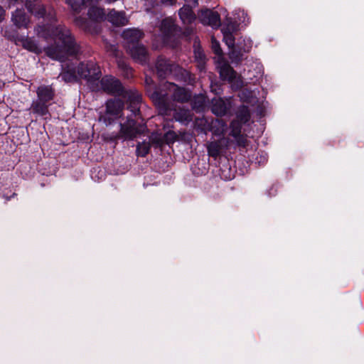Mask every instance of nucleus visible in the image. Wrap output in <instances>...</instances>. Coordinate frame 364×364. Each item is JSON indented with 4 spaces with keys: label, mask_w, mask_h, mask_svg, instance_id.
Returning a JSON list of instances; mask_svg holds the SVG:
<instances>
[{
    "label": "nucleus",
    "mask_w": 364,
    "mask_h": 364,
    "mask_svg": "<svg viewBox=\"0 0 364 364\" xmlns=\"http://www.w3.org/2000/svg\"><path fill=\"white\" fill-rule=\"evenodd\" d=\"M211 43H212V49L213 52L216 55H221L222 54V49L220 48V43L216 39L212 36L211 38Z\"/></svg>",
    "instance_id": "36"
},
{
    "label": "nucleus",
    "mask_w": 364,
    "mask_h": 364,
    "mask_svg": "<svg viewBox=\"0 0 364 364\" xmlns=\"http://www.w3.org/2000/svg\"><path fill=\"white\" fill-rule=\"evenodd\" d=\"M173 117L176 121H178L182 123H186L191 121V115L188 109H180L178 111L173 110Z\"/></svg>",
    "instance_id": "27"
},
{
    "label": "nucleus",
    "mask_w": 364,
    "mask_h": 364,
    "mask_svg": "<svg viewBox=\"0 0 364 364\" xmlns=\"http://www.w3.org/2000/svg\"><path fill=\"white\" fill-rule=\"evenodd\" d=\"M124 102L119 99H110L106 102V112L114 117H119L124 109Z\"/></svg>",
    "instance_id": "20"
},
{
    "label": "nucleus",
    "mask_w": 364,
    "mask_h": 364,
    "mask_svg": "<svg viewBox=\"0 0 364 364\" xmlns=\"http://www.w3.org/2000/svg\"><path fill=\"white\" fill-rule=\"evenodd\" d=\"M236 117L239 122L245 124L250 119V112L247 106H240L236 112Z\"/></svg>",
    "instance_id": "25"
},
{
    "label": "nucleus",
    "mask_w": 364,
    "mask_h": 364,
    "mask_svg": "<svg viewBox=\"0 0 364 364\" xmlns=\"http://www.w3.org/2000/svg\"><path fill=\"white\" fill-rule=\"evenodd\" d=\"M5 36L14 41L16 45L21 44L22 47L36 54L41 53L43 49L36 43L34 40L26 36H20L16 31L14 33L5 32Z\"/></svg>",
    "instance_id": "6"
},
{
    "label": "nucleus",
    "mask_w": 364,
    "mask_h": 364,
    "mask_svg": "<svg viewBox=\"0 0 364 364\" xmlns=\"http://www.w3.org/2000/svg\"><path fill=\"white\" fill-rule=\"evenodd\" d=\"M34 31L39 38L54 40L53 44L43 48L46 55L53 60L64 62L69 57H76L81 52L80 45L65 25H38Z\"/></svg>",
    "instance_id": "2"
},
{
    "label": "nucleus",
    "mask_w": 364,
    "mask_h": 364,
    "mask_svg": "<svg viewBox=\"0 0 364 364\" xmlns=\"http://www.w3.org/2000/svg\"><path fill=\"white\" fill-rule=\"evenodd\" d=\"M51 19H52L53 21H55V17H53V16H52V17H51Z\"/></svg>",
    "instance_id": "49"
},
{
    "label": "nucleus",
    "mask_w": 364,
    "mask_h": 364,
    "mask_svg": "<svg viewBox=\"0 0 364 364\" xmlns=\"http://www.w3.org/2000/svg\"><path fill=\"white\" fill-rule=\"evenodd\" d=\"M205 107V97L202 95L195 97L192 102V107L197 112H200Z\"/></svg>",
    "instance_id": "30"
},
{
    "label": "nucleus",
    "mask_w": 364,
    "mask_h": 364,
    "mask_svg": "<svg viewBox=\"0 0 364 364\" xmlns=\"http://www.w3.org/2000/svg\"><path fill=\"white\" fill-rule=\"evenodd\" d=\"M102 90L114 96L122 97L128 104L127 109L131 114L127 117L124 123H120L119 132L117 139L132 140L137 135L143 133L146 129L144 123H138L141 118L140 105L142 101L141 95L136 89H126L121 81L112 75H105L100 81Z\"/></svg>",
    "instance_id": "1"
},
{
    "label": "nucleus",
    "mask_w": 364,
    "mask_h": 364,
    "mask_svg": "<svg viewBox=\"0 0 364 364\" xmlns=\"http://www.w3.org/2000/svg\"><path fill=\"white\" fill-rule=\"evenodd\" d=\"M235 30L234 25L230 24L228 25L227 27H223L222 28V33L223 35V41L228 46V47L230 48H233L235 47V38L233 36V31Z\"/></svg>",
    "instance_id": "23"
},
{
    "label": "nucleus",
    "mask_w": 364,
    "mask_h": 364,
    "mask_svg": "<svg viewBox=\"0 0 364 364\" xmlns=\"http://www.w3.org/2000/svg\"><path fill=\"white\" fill-rule=\"evenodd\" d=\"M159 113L161 115H169L172 110L176 109V102H188L191 94L184 87L178 86L173 82H166L161 87L156 89L149 95Z\"/></svg>",
    "instance_id": "3"
},
{
    "label": "nucleus",
    "mask_w": 364,
    "mask_h": 364,
    "mask_svg": "<svg viewBox=\"0 0 364 364\" xmlns=\"http://www.w3.org/2000/svg\"><path fill=\"white\" fill-rule=\"evenodd\" d=\"M6 11L4 8L0 6V23L4 20Z\"/></svg>",
    "instance_id": "42"
},
{
    "label": "nucleus",
    "mask_w": 364,
    "mask_h": 364,
    "mask_svg": "<svg viewBox=\"0 0 364 364\" xmlns=\"http://www.w3.org/2000/svg\"><path fill=\"white\" fill-rule=\"evenodd\" d=\"M65 2L76 13H80L85 5L82 0H65Z\"/></svg>",
    "instance_id": "29"
},
{
    "label": "nucleus",
    "mask_w": 364,
    "mask_h": 364,
    "mask_svg": "<svg viewBox=\"0 0 364 364\" xmlns=\"http://www.w3.org/2000/svg\"><path fill=\"white\" fill-rule=\"evenodd\" d=\"M37 18H43L46 14V9L44 6L40 2L37 6L31 12Z\"/></svg>",
    "instance_id": "33"
},
{
    "label": "nucleus",
    "mask_w": 364,
    "mask_h": 364,
    "mask_svg": "<svg viewBox=\"0 0 364 364\" xmlns=\"http://www.w3.org/2000/svg\"><path fill=\"white\" fill-rule=\"evenodd\" d=\"M211 112L216 116L222 117L227 114L230 105L220 97H214L211 100Z\"/></svg>",
    "instance_id": "16"
},
{
    "label": "nucleus",
    "mask_w": 364,
    "mask_h": 364,
    "mask_svg": "<svg viewBox=\"0 0 364 364\" xmlns=\"http://www.w3.org/2000/svg\"><path fill=\"white\" fill-rule=\"evenodd\" d=\"M176 3V0H159V5L173 6Z\"/></svg>",
    "instance_id": "41"
},
{
    "label": "nucleus",
    "mask_w": 364,
    "mask_h": 364,
    "mask_svg": "<svg viewBox=\"0 0 364 364\" xmlns=\"http://www.w3.org/2000/svg\"><path fill=\"white\" fill-rule=\"evenodd\" d=\"M219 74L223 80H228L230 83L235 82L233 86L236 89L242 87V80L237 77V73L228 63H225L220 66Z\"/></svg>",
    "instance_id": "9"
},
{
    "label": "nucleus",
    "mask_w": 364,
    "mask_h": 364,
    "mask_svg": "<svg viewBox=\"0 0 364 364\" xmlns=\"http://www.w3.org/2000/svg\"><path fill=\"white\" fill-rule=\"evenodd\" d=\"M277 189L274 186L270 187V188L267 191V195L269 197H272L277 195Z\"/></svg>",
    "instance_id": "40"
},
{
    "label": "nucleus",
    "mask_w": 364,
    "mask_h": 364,
    "mask_svg": "<svg viewBox=\"0 0 364 364\" xmlns=\"http://www.w3.org/2000/svg\"><path fill=\"white\" fill-rule=\"evenodd\" d=\"M230 49L231 51L229 54L230 58L231 59L232 62L239 63L242 60L244 53L250 52L251 46H248L244 48L237 46V48L234 47L233 48Z\"/></svg>",
    "instance_id": "22"
},
{
    "label": "nucleus",
    "mask_w": 364,
    "mask_h": 364,
    "mask_svg": "<svg viewBox=\"0 0 364 364\" xmlns=\"http://www.w3.org/2000/svg\"><path fill=\"white\" fill-rule=\"evenodd\" d=\"M107 19L112 25L116 26H124L129 21L124 11H117L114 9L108 13Z\"/></svg>",
    "instance_id": "18"
},
{
    "label": "nucleus",
    "mask_w": 364,
    "mask_h": 364,
    "mask_svg": "<svg viewBox=\"0 0 364 364\" xmlns=\"http://www.w3.org/2000/svg\"><path fill=\"white\" fill-rule=\"evenodd\" d=\"M161 31L164 36V41L173 36L178 30L177 26L171 18H165L161 23Z\"/></svg>",
    "instance_id": "21"
},
{
    "label": "nucleus",
    "mask_w": 364,
    "mask_h": 364,
    "mask_svg": "<svg viewBox=\"0 0 364 364\" xmlns=\"http://www.w3.org/2000/svg\"><path fill=\"white\" fill-rule=\"evenodd\" d=\"M202 57H203V55L200 53H198V58H202Z\"/></svg>",
    "instance_id": "48"
},
{
    "label": "nucleus",
    "mask_w": 364,
    "mask_h": 364,
    "mask_svg": "<svg viewBox=\"0 0 364 364\" xmlns=\"http://www.w3.org/2000/svg\"><path fill=\"white\" fill-rule=\"evenodd\" d=\"M122 36L124 38V46L127 49L129 46L141 44L139 40L143 37V33L139 29L128 28L123 31Z\"/></svg>",
    "instance_id": "11"
},
{
    "label": "nucleus",
    "mask_w": 364,
    "mask_h": 364,
    "mask_svg": "<svg viewBox=\"0 0 364 364\" xmlns=\"http://www.w3.org/2000/svg\"><path fill=\"white\" fill-rule=\"evenodd\" d=\"M260 159H261V160L258 161V163H259V164H260V163H263V164H264V163L267 161V155H266V154H265V155H264V156H263V155H261V156H260Z\"/></svg>",
    "instance_id": "45"
},
{
    "label": "nucleus",
    "mask_w": 364,
    "mask_h": 364,
    "mask_svg": "<svg viewBox=\"0 0 364 364\" xmlns=\"http://www.w3.org/2000/svg\"><path fill=\"white\" fill-rule=\"evenodd\" d=\"M37 99L50 103L55 96V90L52 85H41L36 88Z\"/></svg>",
    "instance_id": "15"
},
{
    "label": "nucleus",
    "mask_w": 364,
    "mask_h": 364,
    "mask_svg": "<svg viewBox=\"0 0 364 364\" xmlns=\"http://www.w3.org/2000/svg\"><path fill=\"white\" fill-rule=\"evenodd\" d=\"M85 4H99L102 0H82Z\"/></svg>",
    "instance_id": "43"
},
{
    "label": "nucleus",
    "mask_w": 364,
    "mask_h": 364,
    "mask_svg": "<svg viewBox=\"0 0 364 364\" xmlns=\"http://www.w3.org/2000/svg\"><path fill=\"white\" fill-rule=\"evenodd\" d=\"M174 63L161 57L158 58L156 63V73L159 78L164 79L172 75Z\"/></svg>",
    "instance_id": "13"
},
{
    "label": "nucleus",
    "mask_w": 364,
    "mask_h": 364,
    "mask_svg": "<svg viewBox=\"0 0 364 364\" xmlns=\"http://www.w3.org/2000/svg\"><path fill=\"white\" fill-rule=\"evenodd\" d=\"M40 3L38 0H26V7L27 10L31 13L32 10Z\"/></svg>",
    "instance_id": "37"
},
{
    "label": "nucleus",
    "mask_w": 364,
    "mask_h": 364,
    "mask_svg": "<svg viewBox=\"0 0 364 364\" xmlns=\"http://www.w3.org/2000/svg\"><path fill=\"white\" fill-rule=\"evenodd\" d=\"M151 144L149 141H143L136 144V154L137 156L145 157L150 151Z\"/></svg>",
    "instance_id": "28"
},
{
    "label": "nucleus",
    "mask_w": 364,
    "mask_h": 364,
    "mask_svg": "<svg viewBox=\"0 0 364 364\" xmlns=\"http://www.w3.org/2000/svg\"><path fill=\"white\" fill-rule=\"evenodd\" d=\"M16 194L13 193L11 196H4V198L6 199V201L9 200L11 198L14 197Z\"/></svg>",
    "instance_id": "46"
},
{
    "label": "nucleus",
    "mask_w": 364,
    "mask_h": 364,
    "mask_svg": "<svg viewBox=\"0 0 364 364\" xmlns=\"http://www.w3.org/2000/svg\"><path fill=\"white\" fill-rule=\"evenodd\" d=\"M127 52L131 55L134 61L141 65H144L149 61V54L146 48L142 45H136L134 46H129L126 49Z\"/></svg>",
    "instance_id": "10"
},
{
    "label": "nucleus",
    "mask_w": 364,
    "mask_h": 364,
    "mask_svg": "<svg viewBox=\"0 0 364 364\" xmlns=\"http://www.w3.org/2000/svg\"><path fill=\"white\" fill-rule=\"evenodd\" d=\"M77 75L80 78L86 80L87 83L92 84L100 79L102 72L97 62L89 60L79 63Z\"/></svg>",
    "instance_id": "5"
},
{
    "label": "nucleus",
    "mask_w": 364,
    "mask_h": 364,
    "mask_svg": "<svg viewBox=\"0 0 364 364\" xmlns=\"http://www.w3.org/2000/svg\"><path fill=\"white\" fill-rule=\"evenodd\" d=\"M173 78L179 82L192 85L195 82L194 76L187 70L183 69L178 65H173V70L171 75Z\"/></svg>",
    "instance_id": "12"
},
{
    "label": "nucleus",
    "mask_w": 364,
    "mask_h": 364,
    "mask_svg": "<svg viewBox=\"0 0 364 364\" xmlns=\"http://www.w3.org/2000/svg\"><path fill=\"white\" fill-rule=\"evenodd\" d=\"M18 0H7L8 6L10 8L12 6H14Z\"/></svg>",
    "instance_id": "44"
},
{
    "label": "nucleus",
    "mask_w": 364,
    "mask_h": 364,
    "mask_svg": "<svg viewBox=\"0 0 364 364\" xmlns=\"http://www.w3.org/2000/svg\"><path fill=\"white\" fill-rule=\"evenodd\" d=\"M152 142L154 143L155 142V140L154 139H152ZM156 143L159 145V146H161V141H156Z\"/></svg>",
    "instance_id": "47"
},
{
    "label": "nucleus",
    "mask_w": 364,
    "mask_h": 364,
    "mask_svg": "<svg viewBox=\"0 0 364 364\" xmlns=\"http://www.w3.org/2000/svg\"><path fill=\"white\" fill-rule=\"evenodd\" d=\"M50 103L46 101L36 99L33 100L30 109L31 112L38 116L44 117L49 114V107Z\"/></svg>",
    "instance_id": "17"
},
{
    "label": "nucleus",
    "mask_w": 364,
    "mask_h": 364,
    "mask_svg": "<svg viewBox=\"0 0 364 364\" xmlns=\"http://www.w3.org/2000/svg\"><path fill=\"white\" fill-rule=\"evenodd\" d=\"M118 66L124 71L126 77H129L132 75V69L125 61L119 60L118 61Z\"/></svg>",
    "instance_id": "32"
},
{
    "label": "nucleus",
    "mask_w": 364,
    "mask_h": 364,
    "mask_svg": "<svg viewBox=\"0 0 364 364\" xmlns=\"http://www.w3.org/2000/svg\"><path fill=\"white\" fill-rule=\"evenodd\" d=\"M119 117H114L111 115V114L107 113V112L105 111V114L100 116V121L103 122L106 126L110 125L112 123L114 122V121L118 118Z\"/></svg>",
    "instance_id": "34"
},
{
    "label": "nucleus",
    "mask_w": 364,
    "mask_h": 364,
    "mask_svg": "<svg viewBox=\"0 0 364 364\" xmlns=\"http://www.w3.org/2000/svg\"><path fill=\"white\" fill-rule=\"evenodd\" d=\"M237 143V145L241 147H245L247 143V140L242 134H237V136H232Z\"/></svg>",
    "instance_id": "35"
},
{
    "label": "nucleus",
    "mask_w": 364,
    "mask_h": 364,
    "mask_svg": "<svg viewBox=\"0 0 364 364\" xmlns=\"http://www.w3.org/2000/svg\"><path fill=\"white\" fill-rule=\"evenodd\" d=\"M87 16L88 19L82 16L76 17L75 19V24L85 31L98 33L97 24L106 18L105 9L92 6L87 11Z\"/></svg>",
    "instance_id": "4"
},
{
    "label": "nucleus",
    "mask_w": 364,
    "mask_h": 364,
    "mask_svg": "<svg viewBox=\"0 0 364 364\" xmlns=\"http://www.w3.org/2000/svg\"><path fill=\"white\" fill-rule=\"evenodd\" d=\"M242 122L238 120H232L230 124V135L231 136H237V134H241L242 129Z\"/></svg>",
    "instance_id": "31"
},
{
    "label": "nucleus",
    "mask_w": 364,
    "mask_h": 364,
    "mask_svg": "<svg viewBox=\"0 0 364 364\" xmlns=\"http://www.w3.org/2000/svg\"><path fill=\"white\" fill-rule=\"evenodd\" d=\"M164 140L167 143H173L174 141L176 140V135L173 132H168L164 134Z\"/></svg>",
    "instance_id": "38"
},
{
    "label": "nucleus",
    "mask_w": 364,
    "mask_h": 364,
    "mask_svg": "<svg viewBox=\"0 0 364 364\" xmlns=\"http://www.w3.org/2000/svg\"><path fill=\"white\" fill-rule=\"evenodd\" d=\"M77 67L75 68L73 65H66L63 66V70L59 75L62 80L65 82H74L77 80Z\"/></svg>",
    "instance_id": "19"
},
{
    "label": "nucleus",
    "mask_w": 364,
    "mask_h": 364,
    "mask_svg": "<svg viewBox=\"0 0 364 364\" xmlns=\"http://www.w3.org/2000/svg\"><path fill=\"white\" fill-rule=\"evenodd\" d=\"M198 19L202 24L213 28H218L221 24L220 14L209 9H202L198 14Z\"/></svg>",
    "instance_id": "8"
},
{
    "label": "nucleus",
    "mask_w": 364,
    "mask_h": 364,
    "mask_svg": "<svg viewBox=\"0 0 364 364\" xmlns=\"http://www.w3.org/2000/svg\"><path fill=\"white\" fill-rule=\"evenodd\" d=\"M221 145L219 141H210L207 145L208 154L210 156L217 158L221 151Z\"/></svg>",
    "instance_id": "26"
},
{
    "label": "nucleus",
    "mask_w": 364,
    "mask_h": 364,
    "mask_svg": "<svg viewBox=\"0 0 364 364\" xmlns=\"http://www.w3.org/2000/svg\"><path fill=\"white\" fill-rule=\"evenodd\" d=\"M106 49L107 52H110L113 55L117 56L118 50L115 45H109L106 46Z\"/></svg>",
    "instance_id": "39"
},
{
    "label": "nucleus",
    "mask_w": 364,
    "mask_h": 364,
    "mask_svg": "<svg viewBox=\"0 0 364 364\" xmlns=\"http://www.w3.org/2000/svg\"><path fill=\"white\" fill-rule=\"evenodd\" d=\"M227 129L228 125L222 119H216L211 122L210 131L216 136L223 135Z\"/></svg>",
    "instance_id": "24"
},
{
    "label": "nucleus",
    "mask_w": 364,
    "mask_h": 364,
    "mask_svg": "<svg viewBox=\"0 0 364 364\" xmlns=\"http://www.w3.org/2000/svg\"><path fill=\"white\" fill-rule=\"evenodd\" d=\"M11 21L17 28H27L30 20L24 9H17L11 14Z\"/></svg>",
    "instance_id": "14"
},
{
    "label": "nucleus",
    "mask_w": 364,
    "mask_h": 364,
    "mask_svg": "<svg viewBox=\"0 0 364 364\" xmlns=\"http://www.w3.org/2000/svg\"><path fill=\"white\" fill-rule=\"evenodd\" d=\"M178 16L183 24L188 26L183 34L186 37L191 36L194 32V28L192 24L196 19V16L192 8L189 5H183V6L178 10Z\"/></svg>",
    "instance_id": "7"
}]
</instances>
